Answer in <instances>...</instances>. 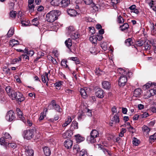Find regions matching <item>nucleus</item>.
Returning a JSON list of instances; mask_svg holds the SVG:
<instances>
[{
  "instance_id": "nucleus-1",
  "label": "nucleus",
  "mask_w": 156,
  "mask_h": 156,
  "mask_svg": "<svg viewBox=\"0 0 156 156\" xmlns=\"http://www.w3.org/2000/svg\"><path fill=\"white\" fill-rule=\"evenodd\" d=\"M60 13V12L58 10H54L50 11L46 15L47 20L50 23L54 22L57 19L58 16Z\"/></svg>"
},
{
  "instance_id": "nucleus-24",
  "label": "nucleus",
  "mask_w": 156,
  "mask_h": 156,
  "mask_svg": "<svg viewBox=\"0 0 156 156\" xmlns=\"http://www.w3.org/2000/svg\"><path fill=\"white\" fill-rule=\"evenodd\" d=\"M78 128V123L76 121H73L71 125V129L72 130H73L74 129Z\"/></svg>"
},
{
  "instance_id": "nucleus-23",
  "label": "nucleus",
  "mask_w": 156,
  "mask_h": 156,
  "mask_svg": "<svg viewBox=\"0 0 156 156\" xmlns=\"http://www.w3.org/2000/svg\"><path fill=\"white\" fill-rule=\"evenodd\" d=\"M17 92H15V91L13 90L12 91L10 94L8 95L9 97L12 100L16 99V94Z\"/></svg>"
},
{
  "instance_id": "nucleus-63",
  "label": "nucleus",
  "mask_w": 156,
  "mask_h": 156,
  "mask_svg": "<svg viewBox=\"0 0 156 156\" xmlns=\"http://www.w3.org/2000/svg\"><path fill=\"white\" fill-rule=\"evenodd\" d=\"M10 143L6 142L2 145L4 146L6 149H7L9 146Z\"/></svg>"
},
{
  "instance_id": "nucleus-20",
  "label": "nucleus",
  "mask_w": 156,
  "mask_h": 156,
  "mask_svg": "<svg viewBox=\"0 0 156 156\" xmlns=\"http://www.w3.org/2000/svg\"><path fill=\"white\" fill-rule=\"evenodd\" d=\"M60 3L62 7H66L70 4V0H62L61 1H60Z\"/></svg>"
},
{
  "instance_id": "nucleus-49",
  "label": "nucleus",
  "mask_w": 156,
  "mask_h": 156,
  "mask_svg": "<svg viewBox=\"0 0 156 156\" xmlns=\"http://www.w3.org/2000/svg\"><path fill=\"white\" fill-rule=\"evenodd\" d=\"M148 4L150 8L152 9L155 5L154 2L153 0H151L150 2H148Z\"/></svg>"
},
{
  "instance_id": "nucleus-51",
  "label": "nucleus",
  "mask_w": 156,
  "mask_h": 156,
  "mask_svg": "<svg viewBox=\"0 0 156 156\" xmlns=\"http://www.w3.org/2000/svg\"><path fill=\"white\" fill-rule=\"evenodd\" d=\"M156 139V136L155 135L151 136H150L149 140L150 142H153Z\"/></svg>"
},
{
  "instance_id": "nucleus-42",
  "label": "nucleus",
  "mask_w": 156,
  "mask_h": 156,
  "mask_svg": "<svg viewBox=\"0 0 156 156\" xmlns=\"http://www.w3.org/2000/svg\"><path fill=\"white\" fill-rule=\"evenodd\" d=\"M16 12L15 11H12L9 13L10 16L12 18H15L16 16Z\"/></svg>"
},
{
  "instance_id": "nucleus-33",
  "label": "nucleus",
  "mask_w": 156,
  "mask_h": 156,
  "mask_svg": "<svg viewBox=\"0 0 156 156\" xmlns=\"http://www.w3.org/2000/svg\"><path fill=\"white\" fill-rule=\"evenodd\" d=\"M125 43L126 46H129L132 45L133 42L131 38H129L125 40Z\"/></svg>"
},
{
  "instance_id": "nucleus-6",
  "label": "nucleus",
  "mask_w": 156,
  "mask_h": 156,
  "mask_svg": "<svg viewBox=\"0 0 156 156\" xmlns=\"http://www.w3.org/2000/svg\"><path fill=\"white\" fill-rule=\"evenodd\" d=\"M104 91L101 88L98 89L96 90L95 95L97 97L99 98H102L104 96Z\"/></svg>"
},
{
  "instance_id": "nucleus-2",
  "label": "nucleus",
  "mask_w": 156,
  "mask_h": 156,
  "mask_svg": "<svg viewBox=\"0 0 156 156\" xmlns=\"http://www.w3.org/2000/svg\"><path fill=\"white\" fill-rule=\"evenodd\" d=\"M36 129L34 127L29 130H25L23 132V136L24 138L27 140H30L36 136Z\"/></svg>"
},
{
  "instance_id": "nucleus-15",
  "label": "nucleus",
  "mask_w": 156,
  "mask_h": 156,
  "mask_svg": "<svg viewBox=\"0 0 156 156\" xmlns=\"http://www.w3.org/2000/svg\"><path fill=\"white\" fill-rule=\"evenodd\" d=\"M16 111L17 113V114L18 117L21 120H22L24 122V117L23 116V113L20 109L19 108H17L16 109Z\"/></svg>"
},
{
  "instance_id": "nucleus-29",
  "label": "nucleus",
  "mask_w": 156,
  "mask_h": 156,
  "mask_svg": "<svg viewBox=\"0 0 156 156\" xmlns=\"http://www.w3.org/2000/svg\"><path fill=\"white\" fill-rule=\"evenodd\" d=\"M60 3V0H52L51 2V5L53 6H58Z\"/></svg>"
},
{
  "instance_id": "nucleus-57",
  "label": "nucleus",
  "mask_w": 156,
  "mask_h": 156,
  "mask_svg": "<svg viewBox=\"0 0 156 156\" xmlns=\"http://www.w3.org/2000/svg\"><path fill=\"white\" fill-rule=\"evenodd\" d=\"M96 74L97 75H101L102 74V71L99 68L96 69L95 70Z\"/></svg>"
},
{
  "instance_id": "nucleus-64",
  "label": "nucleus",
  "mask_w": 156,
  "mask_h": 156,
  "mask_svg": "<svg viewBox=\"0 0 156 156\" xmlns=\"http://www.w3.org/2000/svg\"><path fill=\"white\" fill-rule=\"evenodd\" d=\"M130 132L133 133L135 131L134 128L132 126H130L128 128Z\"/></svg>"
},
{
  "instance_id": "nucleus-9",
  "label": "nucleus",
  "mask_w": 156,
  "mask_h": 156,
  "mask_svg": "<svg viewBox=\"0 0 156 156\" xmlns=\"http://www.w3.org/2000/svg\"><path fill=\"white\" fill-rule=\"evenodd\" d=\"M104 33V30H99L98 33H97V34L96 35V36L97 37V40H98L100 41L103 38L102 34H103Z\"/></svg>"
},
{
  "instance_id": "nucleus-16",
  "label": "nucleus",
  "mask_w": 156,
  "mask_h": 156,
  "mask_svg": "<svg viewBox=\"0 0 156 156\" xmlns=\"http://www.w3.org/2000/svg\"><path fill=\"white\" fill-rule=\"evenodd\" d=\"M43 151L46 156H49L51 154V151L49 147L45 146L43 148Z\"/></svg>"
},
{
  "instance_id": "nucleus-7",
  "label": "nucleus",
  "mask_w": 156,
  "mask_h": 156,
  "mask_svg": "<svg viewBox=\"0 0 156 156\" xmlns=\"http://www.w3.org/2000/svg\"><path fill=\"white\" fill-rule=\"evenodd\" d=\"M146 42V39L144 38H142L140 39H138L135 42L136 45L139 47H141Z\"/></svg>"
},
{
  "instance_id": "nucleus-36",
  "label": "nucleus",
  "mask_w": 156,
  "mask_h": 156,
  "mask_svg": "<svg viewBox=\"0 0 156 156\" xmlns=\"http://www.w3.org/2000/svg\"><path fill=\"white\" fill-rule=\"evenodd\" d=\"M32 23L33 25L37 26L39 24L38 18H35L32 20Z\"/></svg>"
},
{
  "instance_id": "nucleus-4",
  "label": "nucleus",
  "mask_w": 156,
  "mask_h": 156,
  "mask_svg": "<svg viewBox=\"0 0 156 156\" xmlns=\"http://www.w3.org/2000/svg\"><path fill=\"white\" fill-rule=\"evenodd\" d=\"M15 118V113L12 110H10L8 112L5 116L6 120L9 122L12 121Z\"/></svg>"
},
{
  "instance_id": "nucleus-30",
  "label": "nucleus",
  "mask_w": 156,
  "mask_h": 156,
  "mask_svg": "<svg viewBox=\"0 0 156 156\" xmlns=\"http://www.w3.org/2000/svg\"><path fill=\"white\" fill-rule=\"evenodd\" d=\"M3 137L6 139L10 140L12 139V137L10 135L7 133L3 132Z\"/></svg>"
},
{
  "instance_id": "nucleus-53",
  "label": "nucleus",
  "mask_w": 156,
  "mask_h": 156,
  "mask_svg": "<svg viewBox=\"0 0 156 156\" xmlns=\"http://www.w3.org/2000/svg\"><path fill=\"white\" fill-rule=\"evenodd\" d=\"M126 131V130L125 128H122V131L119 134V136L122 137L124 136V133Z\"/></svg>"
},
{
  "instance_id": "nucleus-50",
  "label": "nucleus",
  "mask_w": 156,
  "mask_h": 156,
  "mask_svg": "<svg viewBox=\"0 0 156 156\" xmlns=\"http://www.w3.org/2000/svg\"><path fill=\"white\" fill-rule=\"evenodd\" d=\"M10 43H12L13 44V46L16 44H19V42L17 40H16L15 39H12L10 41Z\"/></svg>"
},
{
  "instance_id": "nucleus-38",
  "label": "nucleus",
  "mask_w": 156,
  "mask_h": 156,
  "mask_svg": "<svg viewBox=\"0 0 156 156\" xmlns=\"http://www.w3.org/2000/svg\"><path fill=\"white\" fill-rule=\"evenodd\" d=\"M29 11L31 13L34 11V6L33 4H28V5Z\"/></svg>"
},
{
  "instance_id": "nucleus-28",
  "label": "nucleus",
  "mask_w": 156,
  "mask_h": 156,
  "mask_svg": "<svg viewBox=\"0 0 156 156\" xmlns=\"http://www.w3.org/2000/svg\"><path fill=\"white\" fill-rule=\"evenodd\" d=\"M72 40L70 38L68 39V40H66L65 41V44L66 46L69 49L71 47L72 45Z\"/></svg>"
},
{
  "instance_id": "nucleus-41",
  "label": "nucleus",
  "mask_w": 156,
  "mask_h": 156,
  "mask_svg": "<svg viewBox=\"0 0 156 156\" xmlns=\"http://www.w3.org/2000/svg\"><path fill=\"white\" fill-rule=\"evenodd\" d=\"M100 45L104 51H106L107 50V47L106 42H103V43L101 44Z\"/></svg>"
},
{
  "instance_id": "nucleus-54",
  "label": "nucleus",
  "mask_w": 156,
  "mask_h": 156,
  "mask_svg": "<svg viewBox=\"0 0 156 156\" xmlns=\"http://www.w3.org/2000/svg\"><path fill=\"white\" fill-rule=\"evenodd\" d=\"M91 6L95 11H97L98 10V7L93 2L91 4Z\"/></svg>"
},
{
  "instance_id": "nucleus-59",
  "label": "nucleus",
  "mask_w": 156,
  "mask_h": 156,
  "mask_svg": "<svg viewBox=\"0 0 156 156\" xmlns=\"http://www.w3.org/2000/svg\"><path fill=\"white\" fill-rule=\"evenodd\" d=\"M6 142L5 141V138L4 137H1L0 138V144L2 145H3Z\"/></svg>"
},
{
  "instance_id": "nucleus-5",
  "label": "nucleus",
  "mask_w": 156,
  "mask_h": 156,
  "mask_svg": "<svg viewBox=\"0 0 156 156\" xmlns=\"http://www.w3.org/2000/svg\"><path fill=\"white\" fill-rule=\"evenodd\" d=\"M127 81V79L126 76L124 75L122 76H121L119 79L118 84L121 87L124 86Z\"/></svg>"
},
{
  "instance_id": "nucleus-61",
  "label": "nucleus",
  "mask_w": 156,
  "mask_h": 156,
  "mask_svg": "<svg viewBox=\"0 0 156 156\" xmlns=\"http://www.w3.org/2000/svg\"><path fill=\"white\" fill-rule=\"evenodd\" d=\"M65 92L69 94H72L74 93V91L71 90L66 89L65 90Z\"/></svg>"
},
{
  "instance_id": "nucleus-13",
  "label": "nucleus",
  "mask_w": 156,
  "mask_h": 156,
  "mask_svg": "<svg viewBox=\"0 0 156 156\" xmlns=\"http://www.w3.org/2000/svg\"><path fill=\"white\" fill-rule=\"evenodd\" d=\"M16 95V101L21 102L23 101L24 100V98L23 97L22 94L20 92H18Z\"/></svg>"
},
{
  "instance_id": "nucleus-34",
  "label": "nucleus",
  "mask_w": 156,
  "mask_h": 156,
  "mask_svg": "<svg viewBox=\"0 0 156 156\" xmlns=\"http://www.w3.org/2000/svg\"><path fill=\"white\" fill-rule=\"evenodd\" d=\"M111 121L115 123H119V117L117 115H115L112 119Z\"/></svg>"
},
{
  "instance_id": "nucleus-46",
  "label": "nucleus",
  "mask_w": 156,
  "mask_h": 156,
  "mask_svg": "<svg viewBox=\"0 0 156 156\" xmlns=\"http://www.w3.org/2000/svg\"><path fill=\"white\" fill-rule=\"evenodd\" d=\"M118 71L120 73L122 74V75H125L126 74L127 72L121 68H119Z\"/></svg>"
},
{
  "instance_id": "nucleus-48",
  "label": "nucleus",
  "mask_w": 156,
  "mask_h": 156,
  "mask_svg": "<svg viewBox=\"0 0 156 156\" xmlns=\"http://www.w3.org/2000/svg\"><path fill=\"white\" fill-rule=\"evenodd\" d=\"M129 26L128 23H125L122 26H120L121 29H128Z\"/></svg>"
},
{
  "instance_id": "nucleus-52",
  "label": "nucleus",
  "mask_w": 156,
  "mask_h": 156,
  "mask_svg": "<svg viewBox=\"0 0 156 156\" xmlns=\"http://www.w3.org/2000/svg\"><path fill=\"white\" fill-rule=\"evenodd\" d=\"M149 115L146 112L140 115V117L141 118H145L148 117Z\"/></svg>"
},
{
  "instance_id": "nucleus-8",
  "label": "nucleus",
  "mask_w": 156,
  "mask_h": 156,
  "mask_svg": "<svg viewBox=\"0 0 156 156\" xmlns=\"http://www.w3.org/2000/svg\"><path fill=\"white\" fill-rule=\"evenodd\" d=\"M102 85L103 88L105 89L108 90L111 87L110 83L108 81H103L102 83Z\"/></svg>"
},
{
  "instance_id": "nucleus-39",
  "label": "nucleus",
  "mask_w": 156,
  "mask_h": 156,
  "mask_svg": "<svg viewBox=\"0 0 156 156\" xmlns=\"http://www.w3.org/2000/svg\"><path fill=\"white\" fill-rule=\"evenodd\" d=\"M80 156H88L87 151L85 149H82L80 152Z\"/></svg>"
},
{
  "instance_id": "nucleus-31",
  "label": "nucleus",
  "mask_w": 156,
  "mask_h": 156,
  "mask_svg": "<svg viewBox=\"0 0 156 156\" xmlns=\"http://www.w3.org/2000/svg\"><path fill=\"white\" fill-rule=\"evenodd\" d=\"M90 135L94 137L95 138L98 137L99 135V133L98 131L95 129H93L91 132Z\"/></svg>"
},
{
  "instance_id": "nucleus-18",
  "label": "nucleus",
  "mask_w": 156,
  "mask_h": 156,
  "mask_svg": "<svg viewBox=\"0 0 156 156\" xmlns=\"http://www.w3.org/2000/svg\"><path fill=\"white\" fill-rule=\"evenodd\" d=\"M67 13L68 14L72 17L75 16L77 13V12L75 10L72 9H69L68 10Z\"/></svg>"
},
{
  "instance_id": "nucleus-32",
  "label": "nucleus",
  "mask_w": 156,
  "mask_h": 156,
  "mask_svg": "<svg viewBox=\"0 0 156 156\" xmlns=\"http://www.w3.org/2000/svg\"><path fill=\"white\" fill-rule=\"evenodd\" d=\"M89 40L92 43L96 44L97 42V37L95 36H93L90 37Z\"/></svg>"
},
{
  "instance_id": "nucleus-35",
  "label": "nucleus",
  "mask_w": 156,
  "mask_h": 156,
  "mask_svg": "<svg viewBox=\"0 0 156 156\" xmlns=\"http://www.w3.org/2000/svg\"><path fill=\"white\" fill-rule=\"evenodd\" d=\"M142 130L143 132L145 134H147L150 131V129L148 127L146 126H144L142 127Z\"/></svg>"
},
{
  "instance_id": "nucleus-12",
  "label": "nucleus",
  "mask_w": 156,
  "mask_h": 156,
  "mask_svg": "<svg viewBox=\"0 0 156 156\" xmlns=\"http://www.w3.org/2000/svg\"><path fill=\"white\" fill-rule=\"evenodd\" d=\"M65 146L67 149L71 148L73 145V142L70 140H67L64 143Z\"/></svg>"
},
{
  "instance_id": "nucleus-58",
  "label": "nucleus",
  "mask_w": 156,
  "mask_h": 156,
  "mask_svg": "<svg viewBox=\"0 0 156 156\" xmlns=\"http://www.w3.org/2000/svg\"><path fill=\"white\" fill-rule=\"evenodd\" d=\"M85 4L86 5H91L93 2L92 0H83Z\"/></svg>"
},
{
  "instance_id": "nucleus-44",
  "label": "nucleus",
  "mask_w": 156,
  "mask_h": 156,
  "mask_svg": "<svg viewBox=\"0 0 156 156\" xmlns=\"http://www.w3.org/2000/svg\"><path fill=\"white\" fill-rule=\"evenodd\" d=\"M21 60V57L20 56L18 58H16L13 59L12 61V64H15L19 62Z\"/></svg>"
},
{
  "instance_id": "nucleus-27",
  "label": "nucleus",
  "mask_w": 156,
  "mask_h": 156,
  "mask_svg": "<svg viewBox=\"0 0 156 156\" xmlns=\"http://www.w3.org/2000/svg\"><path fill=\"white\" fill-rule=\"evenodd\" d=\"M141 90L140 88H137L135 89L133 93V96L136 97H138L140 96L141 94Z\"/></svg>"
},
{
  "instance_id": "nucleus-60",
  "label": "nucleus",
  "mask_w": 156,
  "mask_h": 156,
  "mask_svg": "<svg viewBox=\"0 0 156 156\" xmlns=\"http://www.w3.org/2000/svg\"><path fill=\"white\" fill-rule=\"evenodd\" d=\"M59 118V116L58 115H56L54 118V119H50V120L52 122H54L55 121H56Z\"/></svg>"
},
{
  "instance_id": "nucleus-40",
  "label": "nucleus",
  "mask_w": 156,
  "mask_h": 156,
  "mask_svg": "<svg viewBox=\"0 0 156 156\" xmlns=\"http://www.w3.org/2000/svg\"><path fill=\"white\" fill-rule=\"evenodd\" d=\"M5 90L8 94V95H9V94H10L12 91L14 90L12 89V88L9 86H8L6 87H5Z\"/></svg>"
},
{
  "instance_id": "nucleus-21",
  "label": "nucleus",
  "mask_w": 156,
  "mask_h": 156,
  "mask_svg": "<svg viewBox=\"0 0 156 156\" xmlns=\"http://www.w3.org/2000/svg\"><path fill=\"white\" fill-rule=\"evenodd\" d=\"M75 136L76 137V139L77 142L79 143L83 141L85 139L84 137L82 136L79 134L75 135Z\"/></svg>"
},
{
  "instance_id": "nucleus-11",
  "label": "nucleus",
  "mask_w": 156,
  "mask_h": 156,
  "mask_svg": "<svg viewBox=\"0 0 156 156\" xmlns=\"http://www.w3.org/2000/svg\"><path fill=\"white\" fill-rule=\"evenodd\" d=\"M51 104L53 108L57 112H61V108H60V106L56 104L55 101H52Z\"/></svg>"
},
{
  "instance_id": "nucleus-19",
  "label": "nucleus",
  "mask_w": 156,
  "mask_h": 156,
  "mask_svg": "<svg viewBox=\"0 0 156 156\" xmlns=\"http://www.w3.org/2000/svg\"><path fill=\"white\" fill-rule=\"evenodd\" d=\"M70 30V32L71 33L70 34V35L72 39H75L79 37V35L78 34V33L76 34V33H75L74 30Z\"/></svg>"
},
{
  "instance_id": "nucleus-22",
  "label": "nucleus",
  "mask_w": 156,
  "mask_h": 156,
  "mask_svg": "<svg viewBox=\"0 0 156 156\" xmlns=\"http://www.w3.org/2000/svg\"><path fill=\"white\" fill-rule=\"evenodd\" d=\"M154 95V90L153 88L151 89L149 91H147V92L146 96L147 97H145V98H148Z\"/></svg>"
},
{
  "instance_id": "nucleus-56",
  "label": "nucleus",
  "mask_w": 156,
  "mask_h": 156,
  "mask_svg": "<svg viewBox=\"0 0 156 156\" xmlns=\"http://www.w3.org/2000/svg\"><path fill=\"white\" fill-rule=\"evenodd\" d=\"M70 59L73 61H76V64H78L79 63V61L78 60V59L77 57H72L70 58Z\"/></svg>"
},
{
  "instance_id": "nucleus-25",
  "label": "nucleus",
  "mask_w": 156,
  "mask_h": 156,
  "mask_svg": "<svg viewBox=\"0 0 156 156\" xmlns=\"http://www.w3.org/2000/svg\"><path fill=\"white\" fill-rule=\"evenodd\" d=\"M48 73H45L42 76V79L43 82L45 83L48 82Z\"/></svg>"
},
{
  "instance_id": "nucleus-17",
  "label": "nucleus",
  "mask_w": 156,
  "mask_h": 156,
  "mask_svg": "<svg viewBox=\"0 0 156 156\" xmlns=\"http://www.w3.org/2000/svg\"><path fill=\"white\" fill-rule=\"evenodd\" d=\"M73 134L72 131L71 130H68L62 134L63 137L64 138H68L70 137Z\"/></svg>"
},
{
  "instance_id": "nucleus-3",
  "label": "nucleus",
  "mask_w": 156,
  "mask_h": 156,
  "mask_svg": "<svg viewBox=\"0 0 156 156\" xmlns=\"http://www.w3.org/2000/svg\"><path fill=\"white\" fill-rule=\"evenodd\" d=\"M90 88L85 87L80 89V92L82 97L84 98H86L90 93Z\"/></svg>"
},
{
  "instance_id": "nucleus-47",
  "label": "nucleus",
  "mask_w": 156,
  "mask_h": 156,
  "mask_svg": "<svg viewBox=\"0 0 156 156\" xmlns=\"http://www.w3.org/2000/svg\"><path fill=\"white\" fill-rule=\"evenodd\" d=\"M117 21V22L119 23H121L124 22L123 19L121 16H119L118 17Z\"/></svg>"
},
{
  "instance_id": "nucleus-26",
  "label": "nucleus",
  "mask_w": 156,
  "mask_h": 156,
  "mask_svg": "<svg viewBox=\"0 0 156 156\" xmlns=\"http://www.w3.org/2000/svg\"><path fill=\"white\" fill-rule=\"evenodd\" d=\"M92 136L90 135V136H88L87 140L88 142L92 143H94L96 140L95 138Z\"/></svg>"
},
{
  "instance_id": "nucleus-10",
  "label": "nucleus",
  "mask_w": 156,
  "mask_h": 156,
  "mask_svg": "<svg viewBox=\"0 0 156 156\" xmlns=\"http://www.w3.org/2000/svg\"><path fill=\"white\" fill-rule=\"evenodd\" d=\"M25 152L27 156H33L34 155V151L32 149H29L28 147L27 146L25 147Z\"/></svg>"
},
{
  "instance_id": "nucleus-43",
  "label": "nucleus",
  "mask_w": 156,
  "mask_h": 156,
  "mask_svg": "<svg viewBox=\"0 0 156 156\" xmlns=\"http://www.w3.org/2000/svg\"><path fill=\"white\" fill-rule=\"evenodd\" d=\"M132 142L133 145L135 146H138L139 144V141L135 137L133 138V140Z\"/></svg>"
},
{
  "instance_id": "nucleus-14",
  "label": "nucleus",
  "mask_w": 156,
  "mask_h": 156,
  "mask_svg": "<svg viewBox=\"0 0 156 156\" xmlns=\"http://www.w3.org/2000/svg\"><path fill=\"white\" fill-rule=\"evenodd\" d=\"M153 87H156V83H153L152 84L151 83H148L145 84L143 86V89L145 90L146 89H147L150 88V87L152 88Z\"/></svg>"
},
{
  "instance_id": "nucleus-55",
  "label": "nucleus",
  "mask_w": 156,
  "mask_h": 156,
  "mask_svg": "<svg viewBox=\"0 0 156 156\" xmlns=\"http://www.w3.org/2000/svg\"><path fill=\"white\" fill-rule=\"evenodd\" d=\"M144 47L146 50H149L151 48V46L148 42L145 43Z\"/></svg>"
},
{
  "instance_id": "nucleus-37",
  "label": "nucleus",
  "mask_w": 156,
  "mask_h": 156,
  "mask_svg": "<svg viewBox=\"0 0 156 156\" xmlns=\"http://www.w3.org/2000/svg\"><path fill=\"white\" fill-rule=\"evenodd\" d=\"M68 119L67 121H66L65 123H64L62 126L63 127H64L67 126L68 124H69L72 121V120L70 117H68Z\"/></svg>"
},
{
  "instance_id": "nucleus-45",
  "label": "nucleus",
  "mask_w": 156,
  "mask_h": 156,
  "mask_svg": "<svg viewBox=\"0 0 156 156\" xmlns=\"http://www.w3.org/2000/svg\"><path fill=\"white\" fill-rule=\"evenodd\" d=\"M14 30H9L8 31L7 35L8 37H11L13 34L14 33Z\"/></svg>"
},
{
  "instance_id": "nucleus-62",
  "label": "nucleus",
  "mask_w": 156,
  "mask_h": 156,
  "mask_svg": "<svg viewBox=\"0 0 156 156\" xmlns=\"http://www.w3.org/2000/svg\"><path fill=\"white\" fill-rule=\"evenodd\" d=\"M4 72H5L6 74H10V69H7L6 68H3V69Z\"/></svg>"
}]
</instances>
